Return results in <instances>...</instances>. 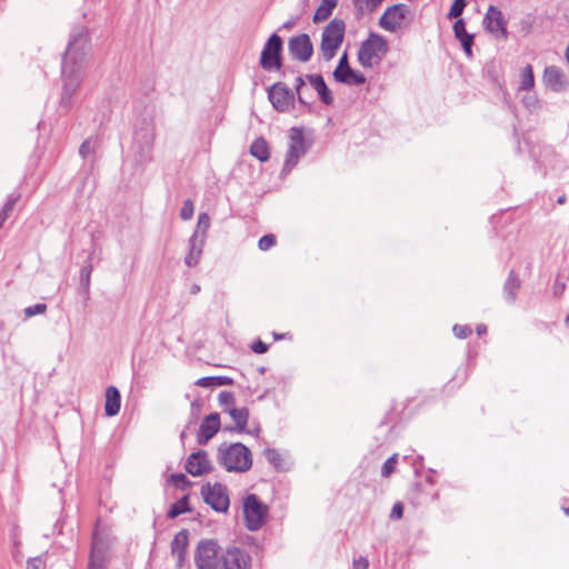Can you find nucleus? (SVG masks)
<instances>
[{
	"instance_id": "nucleus-1",
	"label": "nucleus",
	"mask_w": 569,
	"mask_h": 569,
	"mask_svg": "<svg viewBox=\"0 0 569 569\" xmlns=\"http://www.w3.org/2000/svg\"><path fill=\"white\" fill-rule=\"evenodd\" d=\"M89 44L90 37L87 27L74 26L70 31L61 62L62 92L59 107L64 112L70 111L72 98L82 82Z\"/></svg>"
},
{
	"instance_id": "nucleus-2",
	"label": "nucleus",
	"mask_w": 569,
	"mask_h": 569,
	"mask_svg": "<svg viewBox=\"0 0 569 569\" xmlns=\"http://www.w3.org/2000/svg\"><path fill=\"white\" fill-rule=\"evenodd\" d=\"M156 140V123L152 111L138 118L134 123L132 149L136 160L143 164L152 159V150Z\"/></svg>"
},
{
	"instance_id": "nucleus-3",
	"label": "nucleus",
	"mask_w": 569,
	"mask_h": 569,
	"mask_svg": "<svg viewBox=\"0 0 569 569\" xmlns=\"http://www.w3.org/2000/svg\"><path fill=\"white\" fill-rule=\"evenodd\" d=\"M217 461L229 472H246L252 466V455L241 442H223L218 447Z\"/></svg>"
},
{
	"instance_id": "nucleus-4",
	"label": "nucleus",
	"mask_w": 569,
	"mask_h": 569,
	"mask_svg": "<svg viewBox=\"0 0 569 569\" xmlns=\"http://www.w3.org/2000/svg\"><path fill=\"white\" fill-rule=\"evenodd\" d=\"M389 50L387 40L377 32H370L363 40L357 53L358 62L363 68L379 64Z\"/></svg>"
},
{
	"instance_id": "nucleus-5",
	"label": "nucleus",
	"mask_w": 569,
	"mask_h": 569,
	"mask_svg": "<svg viewBox=\"0 0 569 569\" xmlns=\"http://www.w3.org/2000/svg\"><path fill=\"white\" fill-rule=\"evenodd\" d=\"M346 33V22L342 19H332L323 29L321 34L320 51L325 61L335 58L338 49L343 42Z\"/></svg>"
},
{
	"instance_id": "nucleus-6",
	"label": "nucleus",
	"mask_w": 569,
	"mask_h": 569,
	"mask_svg": "<svg viewBox=\"0 0 569 569\" xmlns=\"http://www.w3.org/2000/svg\"><path fill=\"white\" fill-rule=\"evenodd\" d=\"M283 40L278 33H272L266 41L260 59V67L267 71H279L283 66Z\"/></svg>"
},
{
	"instance_id": "nucleus-7",
	"label": "nucleus",
	"mask_w": 569,
	"mask_h": 569,
	"mask_svg": "<svg viewBox=\"0 0 569 569\" xmlns=\"http://www.w3.org/2000/svg\"><path fill=\"white\" fill-rule=\"evenodd\" d=\"M220 547L213 539L200 540L194 552V563L198 569H222Z\"/></svg>"
},
{
	"instance_id": "nucleus-8",
	"label": "nucleus",
	"mask_w": 569,
	"mask_h": 569,
	"mask_svg": "<svg viewBox=\"0 0 569 569\" xmlns=\"http://www.w3.org/2000/svg\"><path fill=\"white\" fill-rule=\"evenodd\" d=\"M310 146L305 139L303 128H291L289 130V144L282 173L290 172L297 166L299 159L308 152Z\"/></svg>"
},
{
	"instance_id": "nucleus-9",
	"label": "nucleus",
	"mask_w": 569,
	"mask_h": 569,
	"mask_svg": "<svg viewBox=\"0 0 569 569\" xmlns=\"http://www.w3.org/2000/svg\"><path fill=\"white\" fill-rule=\"evenodd\" d=\"M243 513L246 528L250 531H257L264 522L268 508L256 495L250 493L243 500Z\"/></svg>"
},
{
	"instance_id": "nucleus-10",
	"label": "nucleus",
	"mask_w": 569,
	"mask_h": 569,
	"mask_svg": "<svg viewBox=\"0 0 569 569\" xmlns=\"http://www.w3.org/2000/svg\"><path fill=\"white\" fill-rule=\"evenodd\" d=\"M201 496L203 501L209 505L216 512H227L230 500L227 486L216 482L211 485L207 482L201 487Z\"/></svg>"
},
{
	"instance_id": "nucleus-11",
	"label": "nucleus",
	"mask_w": 569,
	"mask_h": 569,
	"mask_svg": "<svg viewBox=\"0 0 569 569\" xmlns=\"http://www.w3.org/2000/svg\"><path fill=\"white\" fill-rule=\"evenodd\" d=\"M268 99L279 112H288L295 107L296 93L284 82H276L268 89Z\"/></svg>"
},
{
	"instance_id": "nucleus-12",
	"label": "nucleus",
	"mask_w": 569,
	"mask_h": 569,
	"mask_svg": "<svg viewBox=\"0 0 569 569\" xmlns=\"http://www.w3.org/2000/svg\"><path fill=\"white\" fill-rule=\"evenodd\" d=\"M410 16V8L405 3H396L386 9L379 19V26L389 32L403 27V21Z\"/></svg>"
},
{
	"instance_id": "nucleus-13",
	"label": "nucleus",
	"mask_w": 569,
	"mask_h": 569,
	"mask_svg": "<svg viewBox=\"0 0 569 569\" xmlns=\"http://www.w3.org/2000/svg\"><path fill=\"white\" fill-rule=\"evenodd\" d=\"M333 78L337 82L348 86H362L367 81L363 73L350 67L347 52L340 57L333 71Z\"/></svg>"
},
{
	"instance_id": "nucleus-14",
	"label": "nucleus",
	"mask_w": 569,
	"mask_h": 569,
	"mask_svg": "<svg viewBox=\"0 0 569 569\" xmlns=\"http://www.w3.org/2000/svg\"><path fill=\"white\" fill-rule=\"evenodd\" d=\"M288 50L293 59L307 62L313 54V44L307 33H301L289 39Z\"/></svg>"
},
{
	"instance_id": "nucleus-15",
	"label": "nucleus",
	"mask_w": 569,
	"mask_h": 569,
	"mask_svg": "<svg viewBox=\"0 0 569 569\" xmlns=\"http://www.w3.org/2000/svg\"><path fill=\"white\" fill-rule=\"evenodd\" d=\"M184 468L191 476L199 477L209 473L212 470V463L208 452L200 449L188 457Z\"/></svg>"
},
{
	"instance_id": "nucleus-16",
	"label": "nucleus",
	"mask_w": 569,
	"mask_h": 569,
	"mask_svg": "<svg viewBox=\"0 0 569 569\" xmlns=\"http://www.w3.org/2000/svg\"><path fill=\"white\" fill-rule=\"evenodd\" d=\"M112 539L110 535L98 528L94 529L91 539L89 557L109 560Z\"/></svg>"
},
{
	"instance_id": "nucleus-17",
	"label": "nucleus",
	"mask_w": 569,
	"mask_h": 569,
	"mask_svg": "<svg viewBox=\"0 0 569 569\" xmlns=\"http://www.w3.org/2000/svg\"><path fill=\"white\" fill-rule=\"evenodd\" d=\"M251 558L238 547L228 548L222 555V569H250Z\"/></svg>"
},
{
	"instance_id": "nucleus-18",
	"label": "nucleus",
	"mask_w": 569,
	"mask_h": 569,
	"mask_svg": "<svg viewBox=\"0 0 569 569\" xmlns=\"http://www.w3.org/2000/svg\"><path fill=\"white\" fill-rule=\"evenodd\" d=\"M220 429V416L218 412H212L204 417L200 423L197 442L199 445H206Z\"/></svg>"
},
{
	"instance_id": "nucleus-19",
	"label": "nucleus",
	"mask_w": 569,
	"mask_h": 569,
	"mask_svg": "<svg viewBox=\"0 0 569 569\" xmlns=\"http://www.w3.org/2000/svg\"><path fill=\"white\" fill-rule=\"evenodd\" d=\"M483 23L486 24V29L489 32L496 33L497 37H507V29L502 12L497 7L490 6L488 8V11L483 18Z\"/></svg>"
},
{
	"instance_id": "nucleus-20",
	"label": "nucleus",
	"mask_w": 569,
	"mask_h": 569,
	"mask_svg": "<svg viewBox=\"0 0 569 569\" xmlns=\"http://www.w3.org/2000/svg\"><path fill=\"white\" fill-rule=\"evenodd\" d=\"M542 79L545 84L555 92H561L568 88L566 76L560 68L556 66L546 67Z\"/></svg>"
},
{
	"instance_id": "nucleus-21",
	"label": "nucleus",
	"mask_w": 569,
	"mask_h": 569,
	"mask_svg": "<svg viewBox=\"0 0 569 569\" xmlns=\"http://www.w3.org/2000/svg\"><path fill=\"white\" fill-rule=\"evenodd\" d=\"M189 543V531L180 530L171 542V553L177 559L178 567H182L186 560L187 547Z\"/></svg>"
},
{
	"instance_id": "nucleus-22",
	"label": "nucleus",
	"mask_w": 569,
	"mask_h": 569,
	"mask_svg": "<svg viewBox=\"0 0 569 569\" xmlns=\"http://www.w3.org/2000/svg\"><path fill=\"white\" fill-rule=\"evenodd\" d=\"M306 78L317 91L319 99L323 104L330 106L333 103L332 92L328 88L321 74H307Z\"/></svg>"
},
{
	"instance_id": "nucleus-23",
	"label": "nucleus",
	"mask_w": 569,
	"mask_h": 569,
	"mask_svg": "<svg viewBox=\"0 0 569 569\" xmlns=\"http://www.w3.org/2000/svg\"><path fill=\"white\" fill-rule=\"evenodd\" d=\"M203 246V237H199L198 233H192V236L189 239V251L184 257V263L188 267H194L199 263Z\"/></svg>"
},
{
	"instance_id": "nucleus-24",
	"label": "nucleus",
	"mask_w": 569,
	"mask_h": 569,
	"mask_svg": "<svg viewBox=\"0 0 569 569\" xmlns=\"http://www.w3.org/2000/svg\"><path fill=\"white\" fill-rule=\"evenodd\" d=\"M521 279L515 270H510L503 283V297L508 303H515L521 288Z\"/></svg>"
},
{
	"instance_id": "nucleus-25",
	"label": "nucleus",
	"mask_w": 569,
	"mask_h": 569,
	"mask_svg": "<svg viewBox=\"0 0 569 569\" xmlns=\"http://www.w3.org/2000/svg\"><path fill=\"white\" fill-rule=\"evenodd\" d=\"M121 406V396L114 386H109L106 390L104 413L113 417L119 413Z\"/></svg>"
},
{
	"instance_id": "nucleus-26",
	"label": "nucleus",
	"mask_w": 569,
	"mask_h": 569,
	"mask_svg": "<svg viewBox=\"0 0 569 569\" xmlns=\"http://www.w3.org/2000/svg\"><path fill=\"white\" fill-rule=\"evenodd\" d=\"M93 270V266L91 263V254L88 257V262L80 269L79 274V291L81 292L84 301L90 298V282H91V272Z\"/></svg>"
},
{
	"instance_id": "nucleus-27",
	"label": "nucleus",
	"mask_w": 569,
	"mask_h": 569,
	"mask_svg": "<svg viewBox=\"0 0 569 569\" xmlns=\"http://www.w3.org/2000/svg\"><path fill=\"white\" fill-rule=\"evenodd\" d=\"M224 411H227L230 415V417L232 418V420L234 421L237 431H239V432L246 431L248 419H249V410L246 407L224 409ZM224 429L228 431L234 430V428H229V427H226Z\"/></svg>"
},
{
	"instance_id": "nucleus-28",
	"label": "nucleus",
	"mask_w": 569,
	"mask_h": 569,
	"mask_svg": "<svg viewBox=\"0 0 569 569\" xmlns=\"http://www.w3.org/2000/svg\"><path fill=\"white\" fill-rule=\"evenodd\" d=\"M250 154L261 162L268 161L270 151L267 140L262 137L254 139L250 146Z\"/></svg>"
},
{
	"instance_id": "nucleus-29",
	"label": "nucleus",
	"mask_w": 569,
	"mask_h": 569,
	"mask_svg": "<svg viewBox=\"0 0 569 569\" xmlns=\"http://www.w3.org/2000/svg\"><path fill=\"white\" fill-rule=\"evenodd\" d=\"M337 4H338V0H322L320 6L315 11L312 21L315 23H318V22L327 20L331 16V13H332L333 9L337 7Z\"/></svg>"
},
{
	"instance_id": "nucleus-30",
	"label": "nucleus",
	"mask_w": 569,
	"mask_h": 569,
	"mask_svg": "<svg viewBox=\"0 0 569 569\" xmlns=\"http://www.w3.org/2000/svg\"><path fill=\"white\" fill-rule=\"evenodd\" d=\"M190 510L191 509L189 507V496L184 495L182 498H180L178 501L171 505L167 516L170 519H174L184 512H189Z\"/></svg>"
},
{
	"instance_id": "nucleus-31",
	"label": "nucleus",
	"mask_w": 569,
	"mask_h": 569,
	"mask_svg": "<svg viewBox=\"0 0 569 569\" xmlns=\"http://www.w3.org/2000/svg\"><path fill=\"white\" fill-rule=\"evenodd\" d=\"M359 17L363 16L365 11L373 12L383 0H351Z\"/></svg>"
},
{
	"instance_id": "nucleus-32",
	"label": "nucleus",
	"mask_w": 569,
	"mask_h": 569,
	"mask_svg": "<svg viewBox=\"0 0 569 569\" xmlns=\"http://www.w3.org/2000/svg\"><path fill=\"white\" fill-rule=\"evenodd\" d=\"M535 86L533 70L530 64H527L521 71L520 90H530Z\"/></svg>"
},
{
	"instance_id": "nucleus-33",
	"label": "nucleus",
	"mask_w": 569,
	"mask_h": 569,
	"mask_svg": "<svg viewBox=\"0 0 569 569\" xmlns=\"http://www.w3.org/2000/svg\"><path fill=\"white\" fill-rule=\"evenodd\" d=\"M210 228V217L206 212H201L198 216V222L197 228L193 233H198L199 237H203V240L206 241L207 231Z\"/></svg>"
},
{
	"instance_id": "nucleus-34",
	"label": "nucleus",
	"mask_w": 569,
	"mask_h": 569,
	"mask_svg": "<svg viewBox=\"0 0 569 569\" xmlns=\"http://www.w3.org/2000/svg\"><path fill=\"white\" fill-rule=\"evenodd\" d=\"M263 455H264L266 459L268 460V462L270 465H272L277 470L281 469L282 457H281L280 452L277 449L267 448L263 451Z\"/></svg>"
},
{
	"instance_id": "nucleus-35",
	"label": "nucleus",
	"mask_w": 569,
	"mask_h": 569,
	"mask_svg": "<svg viewBox=\"0 0 569 569\" xmlns=\"http://www.w3.org/2000/svg\"><path fill=\"white\" fill-rule=\"evenodd\" d=\"M97 147V139L90 137L86 139L79 147V154L86 159L90 153H93Z\"/></svg>"
},
{
	"instance_id": "nucleus-36",
	"label": "nucleus",
	"mask_w": 569,
	"mask_h": 569,
	"mask_svg": "<svg viewBox=\"0 0 569 569\" xmlns=\"http://www.w3.org/2000/svg\"><path fill=\"white\" fill-rule=\"evenodd\" d=\"M467 6V0H453L451 7L448 12V18L453 19L458 18L462 14L465 8Z\"/></svg>"
},
{
	"instance_id": "nucleus-37",
	"label": "nucleus",
	"mask_w": 569,
	"mask_h": 569,
	"mask_svg": "<svg viewBox=\"0 0 569 569\" xmlns=\"http://www.w3.org/2000/svg\"><path fill=\"white\" fill-rule=\"evenodd\" d=\"M397 457H398V455L393 453L391 457H389L385 461V463L382 465V468H381L382 477L388 478L395 471L397 462H398Z\"/></svg>"
},
{
	"instance_id": "nucleus-38",
	"label": "nucleus",
	"mask_w": 569,
	"mask_h": 569,
	"mask_svg": "<svg viewBox=\"0 0 569 569\" xmlns=\"http://www.w3.org/2000/svg\"><path fill=\"white\" fill-rule=\"evenodd\" d=\"M170 481L179 489L184 490L191 486V481L184 473H172Z\"/></svg>"
},
{
	"instance_id": "nucleus-39",
	"label": "nucleus",
	"mask_w": 569,
	"mask_h": 569,
	"mask_svg": "<svg viewBox=\"0 0 569 569\" xmlns=\"http://www.w3.org/2000/svg\"><path fill=\"white\" fill-rule=\"evenodd\" d=\"M20 199V193H11L7 197V200L3 204V207L0 209L2 212H4L8 217L11 214V212L14 209L16 203Z\"/></svg>"
},
{
	"instance_id": "nucleus-40",
	"label": "nucleus",
	"mask_w": 569,
	"mask_h": 569,
	"mask_svg": "<svg viewBox=\"0 0 569 569\" xmlns=\"http://www.w3.org/2000/svg\"><path fill=\"white\" fill-rule=\"evenodd\" d=\"M277 242L276 236L272 233L262 236L258 241V248L262 251L269 250Z\"/></svg>"
},
{
	"instance_id": "nucleus-41",
	"label": "nucleus",
	"mask_w": 569,
	"mask_h": 569,
	"mask_svg": "<svg viewBox=\"0 0 569 569\" xmlns=\"http://www.w3.org/2000/svg\"><path fill=\"white\" fill-rule=\"evenodd\" d=\"M194 212V206L193 201L191 199H187L183 202V206L180 210V217L182 220L187 221L190 220Z\"/></svg>"
},
{
	"instance_id": "nucleus-42",
	"label": "nucleus",
	"mask_w": 569,
	"mask_h": 569,
	"mask_svg": "<svg viewBox=\"0 0 569 569\" xmlns=\"http://www.w3.org/2000/svg\"><path fill=\"white\" fill-rule=\"evenodd\" d=\"M47 305L46 303H36L33 306L27 307L23 310V313L27 318H31L37 315H42L47 311Z\"/></svg>"
},
{
	"instance_id": "nucleus-43",
	"label": "nucleus",
	"mask_w": 569,
	"mask_h": 569,
	"mask_svg": "<svg viewBox=\"0 0 569 569\" xmlns=\"http://www.w3.org/2000/svg\"><path fill=\"white\" fill-rule=\"evenodd\" d=\"M453 32L457 39L466 38L471 34L467 32L466 22L461 18L457 19L456 22L453 23Z\"/></svg>"
},
{
	"instance_id": "nucleus-44",
	"label": "nucleus",
	"mask_w": 569,
	"mask_h": 569,
	"mask_svg": "<svg viewBox=\"0 0 569 569\" xmlns=\"http://www.w3.org/2000/svg\"><path fill=\"white\" fill-rule=\"evenodd\" d=\"M218 401L221 407L226 409L227 406H233L236 402L234 395L231 391H221L218 396Z\"/></svg>"
},
{
	"instance_id": "nucleus-45",
	"label": "nucleus",
	"mask_w": 569,
	"mask_h": 569,
	"mask_svg": "<svg viewBox=\"0 0 569 569\" xmlns=\"http://www.w3.org/2000/svg\"><path fill=\"white\" fill-rule=\"evenodd\" d=\"M452 330L455 336L459 339H466L472 333L471 328L467 325H455Z\"/></svg>"
},
{
	"instance_id": "nucleus-46",
	"label": "nucleus",
	"mask_w": 569,
	"mask_h": 569,
	"mask_svg": "<svg viewBox=\"0 0 569 569\" xmlns=\"http://www.w3.org/2000/svg\"><path fill=\"white\" fill-rule=\"evenodd\" d=\"M475 37L473 34H470L466 38L458 39L462 46V49L468 58L472 57V46L475 43L473 41Z\"/></svg>"
},
{
	"instance_id": "nucleus-47",
	"label": "nucleus",
	"mask_w": 569,
	"mask_h": 569,
	"mask_svg": "<svg viewBox=\"0 0 569 569\" xmlns=\"http://www.w3.org/2000/svg\"><path fill=\"white\" fill-rule=\"evenodd\" d=\"M202 408H203V401L200 400V399H196L191 402V407H190V415H191V418H192V421H197L200 417V413L202 411Z\"/></svg>"
},
{
	"instance_id": "nucleus-48",
	"label": "nucleus",
	"mask_w": 569,
	"mask_h": 569,
	"mask_svg": "<svg viewBox=\"0 0 569 569\" xmlns=\"http://www.w3.org/2000/svg\"><path fill=\"white\" fill-rule=\"evenodd\" d=\"M109 560L89 557L87 569H107Z\"/></svg>"
},
{
	"instance_id": "nucleus-49",
	"label": "nucleus",
	"mask_w": 569,
	"mask_h": 569,
	"mask_svg": "<svg viewBox=\"0 0 569 569\" xmlns=\"http://www.w3.org/2000/svg\"><path fill=\"white\" fill-rule=\"evenodd\" d=\"M46 563V559L42 556L30 558L27 560V569H41Z\"/></svg>"
},
{
	"instance_id": "nucleus-50",
	"label": "nucleus",
	"mask_w": 569,
	"mask_h": 569,
	"mask_svg": "<svg viewBox=\"0 0 569 569\" xmlns=\"http://www.w3.org/2000/svg\"><path fill=\"white\" fill-rule=\"evenodd\" d=\"M269 349V346L264 343L262 340L258 339L251 345V350L254 353L262 355L266 353Z\"/></svg>"
},
{
	"instance_id": "nucleus-51",
	"label": "nucleus",
	"mask_w": 569,
	"mask_h": 569,
	"mask_svg": "<svg viewBox=\"0 0 569 569\" xmlns=\"http://www.w3.org/2000/svg\"><path fill=\"white\" fill-rule=\"evenodd\" d=\"M403 503L402 502H396L391 509L390 512V519H401L403 516Z\"/></svg>"
},
{
	"instance_id": "nucleus-52",
	"label": "nucleus",
	"mask_w": 569,
	"mask_h": 569,
	"mask_svg": "<svg viewBox=\"0 0 569 569\" xmlns=\"http://www.w3.org/2000/svg\"><path fill=\"white\" fill-rule=\"evenodd\" d=\"M213 383L214 386H232L233 379L227 376H214Z\"/></svg>"
},
{
	"instance_id": "nucleus-53",
	"label": "nucleus",
	"mask_w": 569,
	"mask_h": 569,
	"mask_svg": "<svg viewBox=\"0 0 569 569\" xmlns=\"http://www.w3.org/2000/svg\"><path fill=\"white\" fill-rule=\"evenodd\" d=\"M353 569H368L369 560L366 557H359L358 559H353Z\"/></svg>"
},
{
	"instance_id": "nucleus-54",
	"label": "nucleus",
	"mask_w": 569,
	"mask_h": 569,
	"mask_svg": "<svg viewBox=\"0 0 569 569\" xmlns=\"http://www.w3.org/2000/svg\"><path fill=\"white\" fill-rule=\"evenodd\" d=\"M196 385L202 388L213 387V378L212 377H202L196 381Z\"/></svg>"
},
{
	"instance_id": "nucleus-55",
	"label": "nucleus",
	"mask_w": 569,
	"mask_h": 569,
	"mask_svg": "<svg viewBox=\"0 0 569 569\" xmlns=\"http://www.w3.org/2000/svg\"><path fill=\"white\" fill-rule=\"evenodd\" d=\"M297 20H298V18H292V19L283 22V24L278 29V31L292 29L296 26Z\"/></svg>"
},
{
	"instance_id": "nucleus-56",
	"label": "nucleus",
	"mask_w": 569,
	"mask_h": 569,
	"mask_svg": "<svg viewBox=\"0 0 569 569\" xmlns=\"http://www.w3.org/2000/svg\"><path fill=\"white\" fill-rule=\"evenodd\" d=\"M305 86V79L301 76H298L296 78V84H295V93H301V89Z\"/></svg>"
},
{
	"instance_id": "nucleus-57",
	"label": "nucleus",
	"mask_w": 569,
	"mask_h": 569,
	"mask_svg": "<svg viewBox=\"0 0 569 569\" xmlns=\"http://www.w3.org/2000/svg\"><path fill=\"white\" fill-rule=\"evenodd\" d=\"M486 332H487V326H486V325H482V323H481V325H478V326H477V333H478L479 336H481V335H483V333H486Z\"/></svg>"
},
{
	"instance_id": "nucleus-58",
	"label": "nucleus",
	"mask_w": 569,
	"mask_h": 569,
	"mask_svg": "<svg viewBox=\"0 0 569 569\" xmlns=\"http://www.w3.org/2000/svg\"><path fill=\"white\" fill-rule=\"evenodd\" d=\"M200 292V286L198 283H192L191 288H190V293L191 295H197Z\"/></svg>"
},
{
	"instance_id": "nucleus-59",
	"label": "nucleus",
	"mask_w": 569,
	"mask_h": 569,
	"mask_svg": "<svg viewBox=\"0 0 569 569\" xmlns=\"http://www.w3.org/2000/svg\"><path fill=\"white\" fill-rule=\"evenodd\" d=\"M8 218H9V217H8L4 212H2V211L0 210V229L2 228V226H3L4 221H6Z\"/></svg>"
},
{
	"instance_id": "nucleus-60",
	"label": "nucleus",
	"mask_w": 569,
	"mask_h": 569,
	"mask_svg": "<svg viewBox=\"0 0 569 569\" xmlns=\"http://www.w3.org/2000/svg\"><path fill=\"white\" fill-rule=\"evenodd\" d=\"M297 100L300 104L308 106V102L305 100V98L301 93L297 94Z\"/></svg>"
},
{
	"instance_id": "nucleus-61",
	"label": "nucleus",
	"mask_w": 569,
	"mask_h": 569,
	"mask_svg": "<svg viewBox=\"0 0 569 569\" xmlns=\"http://www.w3.org/2000/svg\"><path fill=\"white\" fill-rule=\"evenodd\" d=\"M567 201V198L565 194L560 196L558 199H557V202L559 204H563L565 202Z\"/></svg>"
},
{
	"instance_id": "nucleus-62",
	"label": "nucleus",
	"mask_w": 569,
	"mask_h": 569,
	"mask_svg": "<svg viewBox=\"0 0 569 569\" xmlns=\"http://www.w3.org/2000/svg\"><path fill=\"white\" fill-rule=\"evenodd\" d=\"M283 337H284V335L273 332V338H274V340H280V339H282Z\"/></svg>"
},
{
	"instance_id": "nucleus-63",
	"label": "nucleus",
	"mask_w": 569,
	"mask_h": 569,
	"mask_svg": "<svg viewBox=\"0 0 569 569\" xmlns=\"http://www.w3.org/2000/svg\"><path fill=\"white\" fill-rule=\"evenodd\" d=\"M535 101L531 100V98H528V99H525V103L527 104V107L531 106V103H533Z\"/></svg>"
},
{
	"instance_id": "nucleus-64",
	"label": "nucleus",
	"mask_w": 569,
	"mask_h": 569,
	"mask_svg": "<svg viewBox=\"0 0 569 569\" xmlns=\"http://www.w3.org/2000/svg\"><path fill=\"white\" fill-rule=\"evenodd\" d=\"M258 372H259V373H264V372H266V368H264V367H260V368H258Z\"/></svg>"
}]
</instances>
